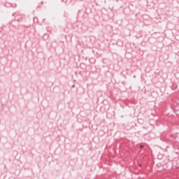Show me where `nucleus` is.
Returning <instances> with one entry per match:
<instances>
[{
    "mask_svg": "<svg viewBox=\"0 0 179 179\" xmlns=\"http://www.w3.org/2000/svg\"><path fill=\"white\" fill-rule=\"evenodd\" d=\"M143 148H144V145H140V149H142Z\"/></svg>",
    "mask_w": 179,
    "mask_h": 179,
    "instance_id": "1",
    "label": "nucleus"
}]
</instances>
